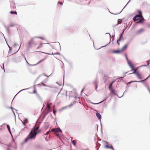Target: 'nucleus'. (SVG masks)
<instances>
[{
    "label": "nucleus",
    "mask_w": 150,
    "mask_h": 150,
    "mask_svg": "<svg viewBox=\"0 0 150 150\" xmlns=\"http://www.w3.org/2000/svg\"><path fill=\"white\" fill-rule=\"evenodd\" d=\"M39 129V127L37 126L33 128L27 137L25 139V142H27L29 139H35L36 134L40 132Z\"/></svg>",
    "instance_id": "obj_1"
},
{
    "label": "nucleus",
    "mask_w": 150,
    "mask_h": 150,
    "mask_svg": "<svg viewBox=\"0 0 150 150\" xmlns=\"http://www.w3.org/2000/svg\"><path fill=\"white\" fill-rule=\"evenodd\" d=\"M38 41L34 38H32L29 42L28 44L30 46H36L38 43Z\"/></svg>",
    "instance_id": "obj_2"
},
{
    "label": "nucleus",
    "mask_w": 150,
    "mask_h": 150,
    "mask_svg": "<svg viewBox=\"0 0 150 150\" xmlns=\"http://www.w3.org/2000/svg\"><path fill=\"white\" fill-rule=\"evenodd\" d=\"M143 18L142 13L141 12H139V14L135 16L133 18V20L135 21L139 20V18Z\"/></svg>",
    "instance_id": "obj_3"
},
{
    "label": "nucleus",
    "mask_w": 150,
    "mask_h": 150,
    "mask_svg": "<svg viewBox=\"0 0 150 150\" xmlns=\"http://www.w3.org/2000/svg\"><path fill=\"white\" fill-rule=\"evenodd\" d=\"M50 132H54L55 133L62 132V131L59 128H57L52 129L51 130Z\"/></svg>",
    "instance_id": "obj_4"
},
{
    "label": "nucleus",
    "mask_w": 150,
    "mask_h": 150,
    "mask_svg": "<svg viewBox=\"0 0 150 150\" xmlns=\"http://www.w3.org/2000/svg\"><path fill=\"white\" fill-rule=\"evenodd\" d=\"M132 74H135L138 78L140 79H142V77L141 75H140L139 73L138 72H136V70H135L134 72Z\"/></svg>",
    "instance_id": "obj_5"
},
{
    "label": "nucleus",
    "mask_w": 150,
    "mask_h": 150,
    "mask_svg": "<svg viewBox=\"0 0 150 150\" xmlns=\"http://www.w3.org/2000/svg\"><path fill=\"white\" fill-rule=\"evenodd\" d=\"M128 45V43H127L123 46V47L121 49V50H122V52L123 50H125L127 49V47Z\"/></svg>",
    "instance_id": "obj_6"
},
{
    "label": "nucleus",
    "mask_w": 150,
    "mask_h": 150,
    "mask_svg": "<svg viewBox=\"0 0 150 150\" xmlns=\"http://www.w3.org/2000/svg\"><path fill=\"white\" fill-rule=\"evenodd\" d=\"M22 123L24 126H25L28 123V120L27 118H25V120Z\"/></svg>",
    "instance_id": "obj_7"
},
{
    "label": "nucleus",
    "mask_w": 150,
    "mask_h": 150,
    "mask_svg": "<svg viewBox=\"0 0 150 150\" xmlns=\"http://www.w3.org/2000/svg\"><path fill=\"white\" fill-rule=\"evenodd\" d=\"M144 29L142 28H141L137 31L136 32V33L137 34H139L142 33Z\"/></svg>",
    "instance_id": "obj_8"
},
{
    "label": "nucleus",
    "mask_w": 150,
    "mask_h": 150,
    "mask_svg": "<svg viewBox=\"0 0 150 150\" xmlns=\"http://www.w3.org/2000/svg\"><path fill=\"white\" fill-rule=\"evenodd\" d=\"M96 116L97 117L98 119L100 120L101 119V115H100V114L98 112H97L96 113Z\"/></svg>",
    "instance_id": "obj_9"
},
{
    "label": "nucleus",
    "mask_w": 150,
    "mask_h": 150,
    "mask_svg": "<svg viewBox=\"0 0 150 150\" xmlns=\"http://www.w3.org/2000/svg\"><path fill=\"white\" fill-rule=\"evenodd\" d=\"M122 52V50L121 49L117 50L114 51L113 52L114 53H120Z\"/></svg>",
    "instance_id": "obj_10"
},
{
    "label": "nucleus",
    "mask_w": 150,
    "mask_h": 150,
    "mask_svg": "<svg viewBox=\"0 0 150 150\" xmlns=\"http://www.w3.org/2000/svg\"><path fill=\"white\" fill-rule=\"evenodd\" d=\"M123 33V32L122 33V34H121L120 35V38L119 39H118L117 40V43L119 45H120V43L118 42H119L121 40V37H122V34Z\"/></svg>",
    "instance_id": "obj_11"
},
{
    "label": "nucleus",
    "mask_w": 150,
    "mask_h": 150,
    "mask_svg": "<svg viewBox=\"0 0 150 150\" xmlns=\"http://www.w3.org/2000/svg\"><path fill=\"white\" fill-rule=\"evenodd\" d=\"M38 85L40 86H47L48 87H50L49 86L47 85L46 84H45L44 83H42L41 84H38Z\"/></svg>",
    "instance_id": "obj_12"
},
{
    "label": "nucleus",
    "mask_w": 150,
    "mask_h": 150,
    "mask_svg": "<svg viewBox=\"0 0 150 150\" xmlns=\"http://www.w3.org/2000/svg\"><path fill=\"white\" fill-rule=\"evenodd\" d=\"M114 83V81H112V83L110 84L109 87V88L110 90H112V85L113 83Z\"/></svg>",
    "instance_id": "obj_13"
},
{
    "label": "nucleus",
    "mask_w": 150,
    "mask_h": 150,
    "mask_svg": "<svg viewBox=\"0 0 150 150\" xmlns=\"http://www.w3.org/2000/svg\"><path fill=\"white\" fill-rule=\"evenodd\" d=\"M43 44V43H42L41 42L39 43V46L37 47V49H38L41 48L42 46V45Z\"/></svg>",
    "instance_id": "obj_14"
},
{
    "label": "nucleus",
    "mask_w": 150,
    "mask_h": 150,
    "mask_svg": "<svg viewBox=\"0 0 150 150\" xmlns=\"http://www.w3.org/2000/svg\"><path fill=\"white\" fill-rule=\"evenodd\" d=\"M51 105V103H47V107L49 110H50V105Z\"/></svg>",
    "instance_id": "obj_15"
},
{
    "label": "nucleus",
    "mask_w": 150,
    "mask_h": 150,
    "mask_svg": "<svg viewBox=\"0 0 150 150\" xmlns=\"http://www.w3.org/2000/svg\"><path fill=\"white\" fill-rule=\"evenodd\" d=\"M36 96L37 98L38 99H41V98L40 96L37 93L36 94Z\"/></svg>",
    "instance_id": "obj_16"
},
{
    "label": "nucleus",
    "mask_w": 150,
    "mask_h": 150,
    "mask_svg": "<svg viewBox=\"0 0 150 150\" xmlns=\"http://www.w3.org/2000/svg\"><path fill=\"white\" fill-rule=\"evenodd\" d=\"M72 143L74 146H76V140H73L72 141Z\"/></svg>",
    "instance_id": "obj_17"
},
{
    "label": "nucleus",
    "mask_w": 150,
    "mask_h": 150,
    "mask_svg": "<svg viewBox=\"0 0 150 150\" xmlns=\"http://www.w3.org/2000/svg\"><path fill=\"white\" fill-rule=\"evenodd\" d=\"M122 21L121 19H118V21H117L118 24L121 23H122Z\"/></svg>",
    "instance_id": "obj_18"
},
{
    "label": "nucleus",
    "mask_w": 150,
    "mask_h": 150,
    "mask_svg": "<svg viewBox=\"0 0 150 150\" xmlns=\"http://www.w3.org/2000/svg\"><path fill=\"white\" fill-rule=\"evenodd\" d=\"M10 13L11 14H16V15L17 14V13L16 11H11L10 12Z\"/></svg>",
    "instance_id": "obj_19"
},
{
    "label": "nucleus",
    "mask_w": 150,
    "mask_h": 150,
    "mask_svg": "<svg viewBox=\"0 0 150 150\" xmlns=\"http://www.w3.org/2000/svg\"><path fill=\"white\" fill-rule=\"evenodd\" d=\"M45 60V59H43L42 60H40V61L39 62L36 64H39V63H41V62L43 61H44ZM35 65H36V64Z\"/></svg>",
    "instance_id": "obj_20"
},
{
    "label": "nucleus",
    "mask_w": 150,
    "mask_h": 150,
    "mask_svg": "<svg viewBox=\"0 0 150 150\" xmlns=\"http://www.w3.org/2000/svg\"><path fill=\"white\" fill-rule=\"evenodd\" d=\"M7 128L8 131L10 132V128L9 126L8 125H7Z\"/></svg>",
    "instance_id": "obj_21"
},
{
    "label": "nucleus",
    "mask_w": 150,
    "mask_h": 150,
    "mask_svg": "<svg viewBox=\"0 0 150 150\" xmlns=\"http://www.w3.org/2000/svg\"><path fill=\"white\" fill-rule=\"evenodd\" d=\"M34 92V93H36V94L37 93V91H36L35 90V89H34V92Z\"/></svg>",
    "instance_id": "obj_22"
},
{
    "label": "nucleus",
    "mask_w": 150,
    "mask_h": 150,
    "mask_svg": "<svg viewBox=\"0 0 150 150\" xmlns=\"http://www.w3.org/2000/svg\"><path fill=\"white\" fill-rule=\"evenodd\" d=\"M136 70V71H137V69H135L134 68H133V69H132V71H134V72Z\"/></svg>",
    "instance_id": "obj_23"
},
{
    "label": "nucleus",
    "mask_w": 150,
    "mask_h": 150,
    "mask_svg": "<svg viewBox=\"0 0 150 150\" xmlns=\"http://www.w3.org/2000/svg\"><path fill=\"white\" fill-rule=\"evenodd\" d=\"M101 102H100L99 103H91L92 104H98L100 103Z\"/></svg>",
    "instance_id": "obj_24"
},
{
    "label": "nucleus",
    "mask_w": 150,
    "mask_h": 150,
    "mask_svg": "<svg viewBox=\"0 0 150 150\" xmlns=\"http://www.w3.org/2000/svg\"><path fill=\"white\" fill-rule=\"evenodd\" d=\"M130 67H131V68L132 69H133V68H134L133 66L132 65H131Z\"/></svg>",
    "instance_id": "obj_25"
},
{
    "label": "nucleus",
    "mask_w": 150,
    "mask_h": 150,
    "mask_svg": "<svg viewBox=\"0 0 150 150\" xmlns=\"http://www.w3.org/2000/svg\"><path fill=\"white\" fill-rule=\"evenodd\" d=\"M56 135H57V136L58 137H59V135L58 134L56 133Z\"/></svg>",
    "instance_id": "obj_26"
},
{
    "label": "nucleus",
    "mask_w": 150,
    "mask_h": 150,
    "mask_svg": "<svg viewBox=\"0 0 150 150\" xmlns=\"http://www.w3.org/2000/svg\"><path fill=\"white\" fill-rule=\"evenodd\" d=\"M58 4H62V3L61 2H58Z\"/></svg>",
    "instance_id": "obj_27"
},
{
    "label": "nucleus",
    "mask_w": 150,
    "mask_h": 150,
    "mask_svg": "<svg viewBox=\"0 0 150 150\" xmlns=\"http://www.w3.org/2000/svg\"><path fill=\"white\" fill-rule=\"evenodd\" d=\"M143 19H141L139 21V22H138V23H139V22H141L142 21V20H143Z\"/></svg>",
    "instance_id": "obj_28"
},
{
    "label": "nucleus",
    "mask_w": 150,
    "mask_h": 150,
    "mask_svg": "<svg viewBox=\"0 0 150 150\" xmlns=\"http://www.w3.org/2000/svg\"><path fill=\"white\" fill-rule=\"evenodd\" d=\"M39 38L42 40H44V39L43 37H39Z\"/></svg>",
    "instance_id": "obj_29"
},
{
    "label": "nucleus",
    "mask_w": 150,
    "mask_h": 150,
    "mask_svg": "<svg viewBox=\"0 0 150 150\" xmlns=\"http://www.w3.org/2000/svg\"><path fill=\"white\" fill-rule=\"evenodd\" d=\"M49 131H48L45 134V135H47L48 134H49Z\"/></svg>",
    "instance_id": "obj_30"
},
{
    "label": "nucleus",
    "mask_w": 150,
    "mask_h": 150,
    "mask_svg": "<svg viewBox=\"0 0 150 150\" xmlns=\"http://www.w3.org/2000/svg\"><path fill=\"white\" fill-rule=\"evenodd\" d=\"M62 93L61 91H60L59 93L58 94V95H60V94H62Z\"/></svg>",
    "instance_id": "obj_31"
},
{
    "label": "nucleus",
    "mask_w": 150,
    "mask_h": 150,
    "mask_svg": "<svg viewBox=\"0 0 150 150\" xmlns=\"http://www.w3.org/2000/svg\"><path fill=\"white\" fill-rule=\"evenodd\" d=\"M53 113L54 114V115L55 114V111L54 110H53Z\"/></svg>",
    "instance_id": "obj_32"
},
{
    "label": "nucleus",
    "mask_w": 150,
    "mask_h": 150,
    "mask_svg": "<svg viewBox=\"0 0 150 150\" xmlns=\"http://www.w3.org/2000/svg\"><path fill=\"white\" fill-rule=\"evenodd\" d=\"M44 75L46 76H47V77H48L49 76H46V75H45V74H44Z\"/></svg>",
    "instance_id": "obj_33"
},
{
    "label": "nucleus",
    "mask_w": 150,
    "mask_h": 150,
    "mask_svg": "<svg viewBox=\"0 0 150 150\" xmlns=\"http://www.w3.org/2000/svg\"><path fill=\"white\" fill-rule=\"evenodd\" d=\"M83 89L82 90V92L83 91Z\"/></svg>",
    "instance_id": "obj_34"
},
{
    "label": "nucleus",
    "mask_w": 150,
    "mask_h": 150,
    "mask_svg": "<svg viewBox=\"0 0 150 150\" xmlns=\"http://www.w3.org/2000/svg\"><path fill=\"white\" fill-rule=\"evenodd\" d=\"M111 148L113 149V147L112 146L111 147Z\"/></svg>",
    "instance_id": "obj_35"
},
{
    "label": "nucleus",
    "mask_w": 150,
    "mask_h": 150,
    "mask_svg": "<svg viewBox=\"0 0 150 150\" xmlns=\"http://www.w3.org/2000/svg\"><path fill=\"white\" fill-rule=\"evenodd\" d=\"M107 147H108V146H107Z\"/></svg>",
    "instance_id": "obj_36"
},
{
    "label": "nucleus",
    "mask_w": 150,
    "mask_h": 150,
    "mask_svg": "<svg viewBox=\"0 0 150 150\" xmlns=\"http://www.w3.org/2000/svg\"><path fill=\"white\" fill-rule=\"evenodd\" d=\"M8 150H9V149H8Z\"/></svg>",
    "instance_id": "obj_37"
}]
</instances>
